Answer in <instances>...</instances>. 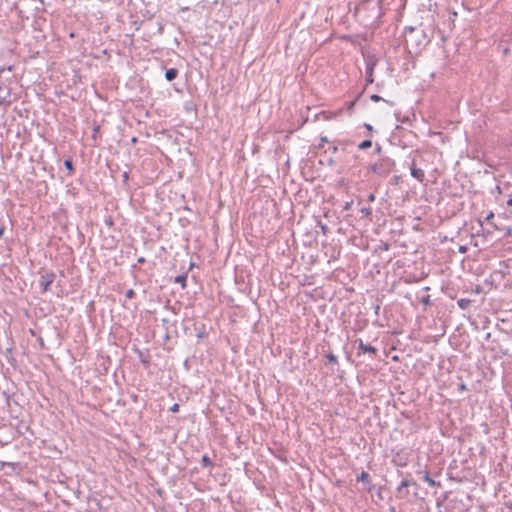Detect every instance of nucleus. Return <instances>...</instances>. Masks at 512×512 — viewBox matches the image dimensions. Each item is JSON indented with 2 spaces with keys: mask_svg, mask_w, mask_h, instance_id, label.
Returning a JSON list of instances; mask_svg holds the SVG:
<instances>
[{
  "mask_svg": "<svg viewBox=\"0 0 512 512\" xmlns=\"http://www.w3.org/2000/svg\"><path fill=\"white\" fill-rule=\"evenodd\" d=\"M170 410L172 412H177L179 410V405L178 404H173V406L170 408Z\"/></svg>",
  "mask_w": 512,
  "mask_h": 512,
  "instance_id": "nucleus-18",
  "label": "nucleus"
},
{
  "mask_svg": "<svg viewBox=\"0 0 512 512\" xmlns=\"http://www.w3.org/2000/svg\"><path fill=\"white\" fill-rule=\"evenodd\" d=\"M357 481L359 482H368L369 481V474L365 471H363L358 477Z\"/></svg>",
  "mask_w": 512,
  "mask_h": 512,
  "instance_id": "nucleus-9",
  "label": "nucleus"
},
{
  "mask_svg": "<svg viewBox=\"0 0 512 512\" xmlns=\"http://www.w3.org/2000/svg\"><path fill=\"white\" fill-rule=\"evenodd\" d=\"M423 303H424V304L429 303V297H427V298L423 299Z\"/></svg>",
  "mask_w": 512,
  "mask_h": 512,
  "instance_id": "nucleus-27",
  "label": "nucleus"
},
{
  "mask_svg": "<svg viewBox=\"0 0 512 512\" xmlns=\"http://www.w3.org/2000/svg\"><path fill=\"white\" fill-rule=\"evenodd\" d=\"M202 463H203V465H204V466H209V465H211V461H210V459H209V457H208L207 455H204V456L202 457Z\"/></svg>",
  "mask_w": 512,
  "mask_h": 512,
  "instance_id": "nucleus-14",
  "label": "nucleus"
},
{
  "mask_svg": "<svg viewBox=\"0 0 512 512\" xmlns=\"http://www.w3.org/2000/svg\"><path fill=\"white\" fill-rule=\"evenodd\" d=\"M122 177H123L124 182H127L128 178H129V174H128V172H126V171H125V172L122 174Z\"/></svg>",
  "mask_w": 512,
  "mask_h": 512,
  "instance_id": "nucleus-19",
  "label": "nucleus"
},
{
  "mask_svg": "<svg viewBox=\"0 0 512 512\" xmlns=\"http://www.w3.org/2000/svg\"><path fill=\"white\" fill-rule=\"evenodd\" d=\"M98 131H99V130H94V133H93V135H92V137H93V139H94V140L96 139V136H97V132H98Z\"/></svg>",
  "mask_w": 512,
  "mask_h": 512,
  "instance_id": "nucleus-24",
  "label": "nucleus"
},
{
  "mask_svg": "<svg viewBox=\"0 0 512 512\" xmlns=\"http://www.w3.org/2000/svg\"><path fill=\"white\" fill-rule=\"evenodd\" d=\"M326 141H327V139H326L325 137H322V138H321V143L319 144V146H320V147H323V144H322V143H323V142H326Z\"/></svg>",
  "mask_w": 512,
  "mask_h": 512,
  "instance_id": "nucleus-22",
  "label": "nucleus"
},
{
  "mask_svg": "<svg viewBox=\"0 0 512 512\" xmlns=\"http://www.w3.org/2000/svg\"><path fill=\"white\" fill-rule=\"evenodd\" d=\"M409 486L408 480H402L399 486L397 487L398 492H401L403 488H406Z\"/></svg>",
  "mask_w": 512,
  "mask_h": 512,
  "instance_id": "nucleus-12",
  "label": "nucleus"
},
{
  "mask_svg": "<svg viewBox=\"0 0 512 512\" xmlns=\"http://www.w3.org/2000/svg\"><path fill=\"white\" fill-rule=\"evenodd\" d=\"M134 296V291L132 289H129L127 292H126V297L127 298H132Z\"/></svg>",
  "mask_w": 512,
  "mask_h": 512,
  "instance_id": "nucleus-17",
  "label": "nucleus"
},
{
  "mask_svg": "<svg viewBox=\"0 0 512 512\" xmlns=\"http://www.w3.org/2000/svg\"><path fill=\"white\" fill-rule=\"evenodd\" d=\"M371 141L370 140H364L363 142H361L359 145H358V148L359 149H366L368 147L371 146Z\"/></svg>",
  "mask_w": 512,
  "mask_h": 512,
  "instance_id": "nucleus-10",
  "label": "nucleus"
},
{
  "mask_svg": "<svg viewBox=\"0 0 512 512\" xmlns=\"http://www.w3.org/2000/svg\"><path fill=\"white\" fill-rule=\"evenodd\" d=\"M369 170L382 177L387 176L389 173V169L384 163H375L370 166Z\"/></svg>",
  "mask_w": 512,
  "mask_h": 512,
  "instance_id": "nucleus-3",
  "label": "nucleus"
},
{
  "mask_svg": "<svg viewBox=\"0 0 512 512\" xmlns=\"http://www.w3.org/2000/svg\"><path fill=\"white\" fill-rule=\"evenodd\" d=\"M493 217H494L493 212H490V213L487 215L486 220H490V219H492Z\"/></svg>",
  "mask_w": 512,
  "mask_h": 512,
  "instance_id": "nucleus-21",
  "label": "nucleus"
},
{
  "mask_svg": "<svg viewBox=\"0 0 512 512\" xmlns=\"http://www.w3.org/2000/svg\"><path fill=\"white\" fill-rule=\"evenodd\" d=\"M64 165L66 167V169L69 171V172H72L73 171V163H72V160L70 159H66L64 161Z\"/></svg>",
  "mask_w": 512,
  "mask_h": 512,
  "instance_id": "nucleus-11",
  "label": "nucleus"
},
{
  "mask_svg": "<svg viewBox=\"0 0 512 512\" xmlns=\"http://www.w3.org/2000/svg\"><path fill=\"white\" fill-rule=\"evenodd\" d=\"M329 363L336 364L338 362L337 357L334 354L327 355Z\"/></svg>",
  "mask_w": 512,
  "mask_h": 512,
  "instance_id": "nucleus-13",
  "label": "nucleus"
},
{
  "mask_svg": "<svg viewBox=\"0 0 512 512\" xmlns=\"http://www.w3.org/2000/svg\"><path fill=\"white\" fill-rule=\"evenodd\" d=\"M55 274L54 273H45L42 274L39 280V285L42 288L43 292H46L50 289L51 284L54 282Z\"/></svg>",
  "mask_w": 512,
  "mask_h": 512,
  "instance_id": "nucleus-1",
  "label": "nucleus"
},
{
  "mask_svg": "<svg viewBox=\"0 0 512 512\" xmlns=\"http://www.w3.org/2000/svg\"><path fill=\"white\" fill-rule=\"evenodd\" d=\"M374 199H375L374 194H370L369 197H368V200L369 201H374Z\"/></svg>",
  "mask_w": 512,
  "mask_h": 512,
  "instance_id": "nucleus-23",
  "label": "nucleus"
},
{
  "mask_svg": "<svg viewBox=\"0 0 512 512\" xmlns=\"http://www.w3.org/2000/svg\"><path fill=\"white\" fill-rule=\"evenodd\" d=\"M423 480L430 486L440 485V483H437L434 479H432L429 474H425Z\"/></svg>",
  "mask_w": 512,
  "mask_h": 512,
  "instance_id": "nucleus-8",
  "label": "nucleus"
},
{
  "mask_svg": "<svg viewBox=\"0 0 512 512\" xmlns=\"http://www.w3.org/2000/svg\"><path fill=\"white\" fill-rule=\"evenodd\" d=\"M358 348L363 353H370L372 355H375L377 352V349L369 344H365L361 339L359 340Z\"/></svg>",
  "mask_w": 512,
  "mask_h": 512,
  "instance_id": "nucleus-4",
  "label": "nucleus"
},
{
  "mask_svg": "<svg viewBox=\"0 0 512 512\" xmlns=\"http://www.w3.org/2000/svg\"><path fill=\"white\" fill-rule=\"evenodd\" d=\"M507 205H508V206H512V198H510V199L507 201Z\"/></svg>",
  "mask_w": 512,
  "mask_h": 512,
  "instance_id": "nucleus-26",
  "label": "nucleus"
},
{
  "mask_svg": "<svg viewBox=\"0 0 512 512\" xmlns=\"http://www.w3.org/2000/svg\"><path fill=\"white\" fill-rule=\"evenodd\" d=\"M4 234V228L3 227H0V237H2Z\"/></svg>",
  "mask_w": 512,
  "mask_h": 512,
  "instance_id": "nucleus-25",
  "label": "nucleus"
},
{
  "mask_svg": "<svg viewBox=\"0 0 512 512\" xmlns=\"http://www.w3.org/2000/svg\"><path fill=\"white\" fill-rule=\"evenodd\" d=\"M185 281V276H178L176 278V282H180V283H183Z\"/></svg>",
  "mask_w": 512,
  "mask_h": 512,
  "instance_id": "nucleus-20",
  "label": "nucleus"
},
{
  "mask_svg": "<svg viewBox=\"0 0 512 512\" xmlns=\"http://www.w3.org/2000/svg\"><path fill=\"white\" fill-rule=\"evenodd\" d=\"M361 212L365 215V216H369L371 214V209L370 208H363L361 209Z\"/></svg>",
  "mask_w": 512,
  "mask_h": 512,
  "instance_id": "nucleus-15",
  "label": "nucleus"
},
{
  "mask_svg": "<svg viewBox=\"0 0 512 512\" xmlns=\"http://www.w3.org/2000/svg\"><path fill=\"white\" fill-rule=\"evenodd\" d=\"M178 75V70L175 69V68H171V69H168L165 73V78L168 80V81H172L174 80Z\"/></svg>",
  "mask_w": 512,
  "mask_h": 512,
  "instance_id": "nucleus-6",
  "label": "nucleus"
},
{
  "mask_svg": "<svg viewBox=\"0 0 512 512\" xmlns=\"http://www.w3.org/2000/svg\"><path fill=\"white\" fill-rule=\"evenodd\" d=\"M371 100L377 102V101L382 100V98L379 95L374 94L371 96Z\"/></svg>",
  "mask_w": 512,
  "mask_h": 512,
  "instance_id": "nucleus-16",
  "label": "nucleus"
},
{
  "mask_svg": "<svg viewBox=\"0 0 512 512\" xmlns=\"http://www.w3.org/2000/svg\"><path fill=\"white\" fill-rule=\"evenodd\" d=\"M471 303V300L470 299H460L458 300L457 304L458 306L461 308V309H466Z\"/></svg>",
  "mask_w": 512,
  "mask_h": 512,
  "instance_id": "nucleus-7",
  "label": "nucleus"
},
{
  "mask_svg": "<svg viewBox=\"0 0 512 512\" xmlns=\"http://www.w3.org/2000/svg\"><path fill=\"white\" fill-rule=\"evenodd\" d=\"M377 65V59L374 57H369L366 61V81L367 83H373V73L375 66Z\"/></svg>",
  "mask_w": 512,
  "mask_h": 512,
  "instance_id": "nucleus-2",
  "label": "nucleus"
},
{
  "mask_svg": "<svg viewBox=\"0 0 512 512\" xmlns=\"http://www.w3.org/2000/svg\"><path fill=\"white\" fill-rule=\"evenodd\" d=\"M411 175L422 182L424 180V171L420 168H417L414 164L410 167Z\"/></svg>",
  "mask_w": 512,
  "mask_h": 512,
  "instance_id": "nucleus-5",
  "label": "nucleus"
}]
</instances>
